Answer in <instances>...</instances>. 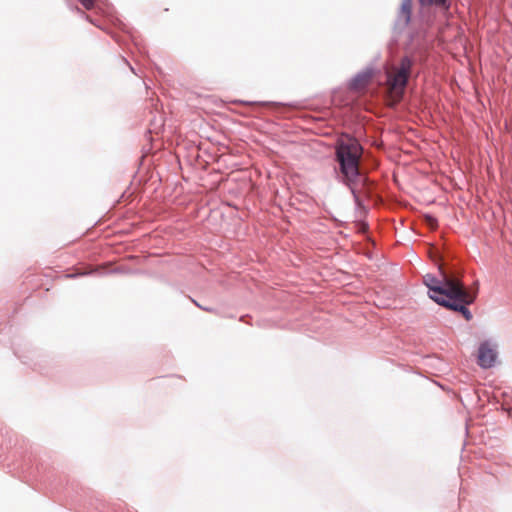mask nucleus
Masks as SVG:
<instances>
[{
    "label": "nucleus",
    "instance_id": "f257e3e1",
    "mask_svg": "<svg viewBox=\"0 0 512 512\" xmlns=\"http://www.w3.org/2000/svg\"><path fill=\"white\" fill-rule=\"evenodd\" d=\"M439 271L440 278L430 274L424 276V284L433 293L430 298L442 306L460 312L466 320H470L472 315L467 305L474 301V296L457 278L445 272L442 265H439Z\"/></svg>",
    "mask_w": 512,
    "mask_h": 512
},
{
    "label": "nucleus",
    "instance_id": "423d86ee",
    "mask_svg": "<svg viewBox=\"0 0 512 512\" xmlns=\"http://www.w3.org/2000/svg\"><path fill=\"white\" fill-rule=\"evenodd\" d=\"M425 223L431 228V229H435L437 228L438 226V222H437V219L434 218L433 216H430V215H426L425 216Z\"/></svg>",
    "mask_w": 512,
    "mask_h": 512
},
{
    "label": "nucleus",
    "instance_id": "7ed1b4c3",
    "mask_svg": "<svg viewBox=\"0 0 512 512\" xmlns=\"http://www.w3.org/2000/svg\"><path fill=\"white\" fill-rule=\"evenodd\" d=\"M413 60L405 56L401 58L398 64L392 65L386 70L387 95L390 105H395L401 101L404 91L411 74Z\"/></svg>",
    "mask_w": 512,
    "mask_h": 512
},
{
    "label": "nucleus",
    "instance_id": "0eeeda50",
    "mask_svg": "<svg viewBox=\"0 0 512 512\" xmlns=\"http://www.w3.org/2000/svg\"><path fill=\"white\" fill-rule=\"evenodd\" d=\"M446 0H420V3L425 6V5H432V4H435V5H443L445 4Z\"/></svg>",
    "mask_w": 512,
    "mask_h": 512
},
{
    "label": "nucleus",
    "instance_id": "1a4fd4ad",
    "mask_svg": "<svg viewBox=\"0 0 512 512\" xmlns=\"http://www.w3.org/2000/svg\"><path fill=\"white\" fill-rule=\"evenodd\" d=\"M196 305H197V306H199V307L201 308V306H200L199 304H197V303H196ZM202 309H203V310H205V311H207V312H212V309H210V308H203V307H202Z\"/></svg>",
    "mask_w": 512,
    "mask_h": 512
},
{
    "label": "nucleus",
    "instance_id": "6e6552de",
    "mask_svg": "<svg viewBox=\"0 0 512 512\" xmlns=\"http://www.w3.org/2000/svg\"><path fill=\"white\" fill-rule=\"evenodd\" d=\"M79 1L87 10H91L94 7V0H79Z\"/></svg>",
    "mask_w": 512,
    "mask_h": 512
},
{
    "label": "nucleus",
    "instance_id": "20e7f679",
    "mask_svg": "<svg viewBox=\"0 0 512 512\" xmlns=\"http://www.w3.org/2000/svg\"><path fill=\"white\" fill-rule=\"evenodd\" d=\"M497 353L488 343L480 345L478 350V364L483 368H490L496 361Z\"/></svg>",
    "mask_w": 512,
    "mask_h": 512
},
{
    "label": "nucleus",
    "instance_id": "f03ea898",
    "mask_svg": "<svg viewBox=\"0 0 512 512\" xmlns=\"http://www.w3.org/2000/svg\"><path fill=\"white\" fill-rule=\"evenodd\" d=\"M335 150L341 179L356 196L362 192L367 183V178L359 169L363 153L362 146L356 138L342 135L337 140Z\"/></svg>",
    "mask_w": 512,
    "mask_h": 512
},
{
    "label": "nucleus",
    "instance_id": "39448f33",
    "mask_svg": "<svg viewBox=\"0 0 512 512\" xmlns=\"http://www.w3.org/2000/svg\"><path fill=\"white\" fill-rule=\"evenodd\" d=\"M412 0H402L397 14L396 24L400 28L406 27L411 21Z\"/></svg>",
    "mask_w": 512,
    "mask_h": 512
}]
</instances>
